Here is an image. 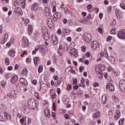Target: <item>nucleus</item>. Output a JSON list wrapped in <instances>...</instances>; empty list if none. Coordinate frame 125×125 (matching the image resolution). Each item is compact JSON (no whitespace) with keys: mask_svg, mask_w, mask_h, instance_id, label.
Instances as JSON below:
<instances>
[{"mask_svg":"<svg viewBox=\"0 0 125 125\" xmlns=\"http://www.w3.org/2000/svg\"><path fill=\"white\" fill-rule=\"evenodd\" d=\"M98 58H99L97 60V61H100V60H101L103 58V52H101L98 56Z\"/></svg>","mask_w":125,"mask_h":125,"instance_id":"nucleus-28","label":"nucleus"},{"mask_svg":"<svg viewBox=\"0 0 125 125\" xmlns=\"http://www.w3.org/2000/svg\"><path fill=\"white\" fill-rule=\"evenodd\" d=\"M106 102H107V96L104 94L102 96V103L105 104H106Z\"/></svg>","mask_w":125,"mask_h":125,"instance_id":"nucleus-17","label":"nucleus"},{"mask_svg":"<svg viewBox=\"0 0 125 125\" xmlns=\"http://www.w3.org/2000/svg\"><path fill=\"white\" fill-rule=\"evenodd\" d=\"M62 33L63 34H66V35H68V34H69V33H70V30H69L66 28H63V29H62Z\"/></svg>","mask_w":125,"mask_h":125,"instance_id":"nucleus-33","label":"nucleus"},{"mask_svg":"<svg viewBox=\"0 0 125 125\" xmlns=\"http://www.w3.org/2000/svg\"><path fill=\"white\" fill-rule=\"evenodd\" d=\"M52 25V18L47 19V25L48 27H51Z\"/></svg>","mask_w":125,"mask_h":125,"instance_id":"nucleus-23","label":"nucleus"},{"mask_svg":"<svg viewBox=\"0 0 125 125\" xmlns=\"http://www.w3.org/2000/svg\"><path fill=\"white\" fill-rule=\"evenodd\" d=\"M20 82L21 83H22V84H23L24 86H27V85H28V82H27V80L23 77L20 78Z\"/></svg>","mask_w":125,"mask_h":125,"instance_id":"nucleus-9","label":"nucleus"},{"mask_svg":"<svg viewBox=\"0 0 125 125\" xmlns=\"http://www.w3.org/2000/svg\"><path fill=\"white\" fill-rule=\"evenodd\" d=\"M39 61H40V58H39L38 57H36L34 58V64L36 66H37V65H38V62H39Z\"/></svg>","mask_w":125,"mask_h":125,"instance_id":"nucleus-24","label":"nucleus"},{"mask_svg":"<svg viewBox=\"0 0 125 125\" xmlns=\"http://www.w3.org/2000/svg\"><path fill=\"white\" fill-rule=\"evenodd\" d=\"M45 16L47 17V19H52V15L50 11L45 13Z\"/></svg>","mask_w":125,"mask_h":125,"instance_id":"nucleus-21","label":"nucleus"},{"mask_svg":"<svg viewBox=\"0 0 125 125\" xmlns=\"http://www.w3.org/2000/svg\"><path fill=\"white\" fill-rule=\"evenodd\" d=\"M92 44H98V43L96 40H94L92 42Z\"/></svg>","mask_w":125,"mask_h":125,"instance_id":"nucleus-56","label":"nucleus"},{"mask_svg":"<svg viewBox=\"0 0 125 125\" xmlns=\"http://www.w3.org/2000/svg\"><path fill=\"white\" fill-rule=\"evenodd\" d=\"M64 118H65L66 120H68L69 118V115L67 114H64Z\"/></svg>","mask_w":125,"mask_h":125,"instance_id":"nucleus-63","label":"nucleus"},{"mask_svg":"<svg viewBox=\"0 0 125 125\" xmlns=\"http://www.w3.org/2000/svg\"><path fill=\"white\" fill-rule=\"evenodd\" d=\"M83 18L84 20L81 19L80 20L79 22H80V23H83V24H86V23H87V21L84 18Z\"/></svg>","mask_w":125,"mask_h":125,"instance_id":"nucleus-31","label":"nucleus"},{"mask_svg":"<svg viewBox=\"0 0 125 125\" xmlns=\"http://www.w3.org/2000/svg\"><path fill=\"white\" fill-rule=\"evenodd\" d=\"M61 13H55L53 16L54 21H57V19H60L61 17Z\"/></svg>","mask_w":125,"mask_h":125,"instance_id":"nucleus-8","label":"nucleus"},{"mask_svg":"<svg viewBox=\"0 0 125 125\" xmlns=\"http://www.w3.org/2000/svg\"><path fill=\"white\" fill-rule=\"evenodd\" d=\"M55 40H56V41H55L53 39L52 40L53 43L54 45H56V44H57L58 43V39H57V37H55Z\"/></svg>","mask_w":125,"mask_h":125,"instance_id":"nucleus-37","label":"nucleus"},{"mask_svg":"<svg viewBox=\"0 0 125 125\" xmlns=\"http://www.w3.org/2000/svg\"><path fill=\"white\" fill-rule=\"evenodd\" d=\"M4 118L6 119V120H7V119H8V118H9L10 119V118H11V115L7 114V112H4Z\"/></svg>","mask_w":125,"mask_h":125,"instance_id":"nucleus-29","label":"nucleus"},{"mask_svg":"<svg viewBox=\"0 0 125 125\" xmlns=\"http://www.w3.org/2000/svg\"><path fill=\"white\" fill-rule=\"evenodd\" d=\"M49 11H50V10H49V8L47 7H45L44 8V12L45 13H46V12H49Z\"/></svg>","mask_w":125,"mask_h":125,"instance_id":"nucleus-41","label":"nucleus"},{"mask_svg":"<svg viewBox=\"0 0 125 125\" xmlns=\"http://www.w3.org/2000/svg\"><path fill=\"white\" fill-rule=\"evenodd\" d=\"M119 88L122 91H125V80H122L119 82Z\"/></svg>","mask_w":125,"mask_h":125,"instance_id":"nucleus-5","label":"nucleus"},{"mask_svg":"<svg viewBox=\"0 0 125 125\" xmlns=\"http://www.w3.org/2000/svg\"><path fill=\"white\" fill-rule=\"evenodd\" d=\"M78 88H79V86L78 85H75L73 87V89H75V90H77V89H78Z\"/></svg>","mask_w":125,"mask_h":125,"instance_id":"nucleus-61","label":"nucleus"},{"mask_svg":"<svg viewBox=\"0 0 125 125\" xmlns=\"http://www.w3.org/2000/svg\"><path fill=\"white\" fill-rule=\"evenodd\" d=\"M21 74L24 75V76H27V75H28V70H27V68H25L23 69V70L21 71Z\"/></svg>","mask_w":125,"mask_h":125,"instance_id":"nucleus-27","label":"nucleus"},{"mask_svg":"<svg viewBox=\"0 0 125 125\" xmlns=\"http://www.w3.org/2000/svg\"><path fill=\"white\" fill-rule=\"evenodd\" d=\"M114 119L117 120L121 118V111L119 110H116L115 116H114Z\"/></svg>","mask_w":125,"mask_h":125,"instance_id":"nucleus-10","label":"nucleus"},{"mask_svg":"<svg viewBox=\"0 0 125 125\" xmlns=\"http://www.w3.org/2000/svg\"><path fill=\"white\" fill-rule=\"evenodd\" d=\"M57 92L58 95H60V92H61V89L60 88L57 89Z\"/></svg>","mask_w":125,"mask_h":125,"instance_id":"nucleus-50","label":"nucleus"},{"mask_svg":"<svg viewBox=\"0 0 125 125\" xmlns=\"http://www.w3.org/2000/svg\"><path fill=\"white\" fill-rule=\"evenodd\" d=\"M7 96L11 99H14V97L16 96V95L14 93H10L7 94Z\"/></svg>","mask_w":125,"mask_h":125,"instance_id":"nucleus-20","label":"nucleus"},{"mask_svg":"<svg viewBox=\"0 0 125 125\" xmlns=\"http://www.w3.org/2000/svg\"><path fill=\"white\" fill-rule=\"evenodd\" d=\"M29 20L28 19H26L24 21V24L25 25H27V24H28V23H29Z\"/></svg>","mask_w":125,"mask_h":125,"instance_id":"nucleus-62","label":"nucleus"},{"mask_svg":"<svg viewBox=\"0 0 125 125\" xmlns=\"http://www.w3.org/2000/svg\"><path fill=\"white\" fill-rule=\"evenodd\" d=\"M42 65H40L38 68V73H41L43 70Z\"/></svg>","mask_w":125,"mask_h":125,"instance_id":"nucleus-35","label":"nucleus"},{"mask_svg":"<svg viewBox=\"0 0 125 125\" xmlns=\"http://www.w3.org/2000/svg\"><path fill=\"white\" fill-rule=\"evenodd\" d=\"M9 55L10 56H12V57H14L15 56V51L14 50H11L9 53Z\"/></svg>","mask_w":125,"mask_h":125,"instance_id":"nucleus-26","label":"nucleus"},{"mask_svg":"<svg viewBox=\"0 0 125 125\" xmlns=\"http://www.w3.org/2000/svg\"><path fill=\"white\" fill-rule=\"evenodd\" d=\"M91 46L94 49H96V48H97L98 47V44H92Z\"/></svg>","mask_w":125,"mask_h":125,"instance_id":"nucleus-44","label":"nucleus"},{"mask_svg":"<svg viewBox=\"0 0 125 125\" xmlns=\"http://www.w3.org/2000/svg\"><path fill=\"white\" fill-rule=\"evenodd\" d=\"M72 89V86L70 85V84H68L67 86V90H71Z\"/></svg>","mask_w":125,"mask_h":125,"instance_id":"nucleus-60","label":"nucleus"},{"mask_svg":"<svg viewBox=\"0 0 125 125\" xmlns=\"http://www.w3.org/2000/svg\"><path fill=\"white\" fill-rule=\"evenodd\" d=\"M69 53L71 55L72 57H75L78 56V51L77 49L73 48L69 51Z\"/></svg>","mask_w":125,"mask_h":125,"instance_id":"nucleus-6","label":"nucleus"},{"mask_svg":"<svg viewBox=\"0 0 125 125\" xmlns=\"http://www.w3.org/2000/svg\"><path fill=\"white\" fill-rule=\"evenodd\" d=\"M0 121L1 122H5L6 121V118H3V116L0 115Z\"/></svg>","mask_w":125,"mask_h":125,"instance_id":"nucleus-42","label":"nucleus"},{"mask_svg":"<svg viewBox=\"0 0 125 125\" xmlns=\"http://www.w3.org/2000/svg\"><path fill=\"white\" fill-rule=\"evenodd\" d=\"M62 32L61 31V29H59L57 31V33L58 35H61V33Z\"/></svg>","mask_w":125,"mask_h":125,"instance_id":"nucleus-58","label":"nucleus"},{"mask_svg":"<svg viewBox=\"0 0 125 125\" xmlns=\"http://www.w3.org/2000/svg\"><path fill=\"white\" fill-rule=\"evenodd\" d=\"M103 56H104V57L106 58V59H108L109 58V56L108 55V53H107V51L104 52V53H103Z\"/></svg>","mask_w":125,"mask_h":125,"instance_id":"nucleus-34","label":"nucleus"},{"mask_svg":"<svg viewBox=\"0 0 125 125\" xmlns=\"http://www.w3.org/2000/svg\"><path fill=\"white\" fill-rule=\"evenodd\" d=\"M23 42V45L22 47L23 48L27 47L29 45V40L26 38L22 39Z\"/></svg>","mask_w":125,"mask_h":125,"instance_id":"nucleus-11","label":"nucleus"},{"mask_svg":"<svg viewBox=\"0 0 125 125\" xmlns=\"http://www.w3.org/2000/svg\"><path fill=\"white\" fill-rule=\"evenodd\" d=\"M91 7H92V5H91V4H88L87 6V9H90L91 8Z\"/></svg>","mask_w":125,"mask_h":125,"instance_id":"nucleus-64","label":"nucleus"},{"mask_svg":"<svg viewBox=\"0 0 125 125\" xmlns=\"http://www.w3.org/2000/svg\"><path fill=\"white\" fill-rule=\"evenodd\" d=\"M98 32L100 33V34H102L103 33V29L100 27L98 28Z\"/></svg>","mask_w":125,"mask_h":125,"instance_id":"nucleus-52","label":"nucleus"},{"mask_svg":"<svg viewBox=\"0 0 125 125\" xmlns=\"http://www.w3.org/2000/svg\"><path fill=\"white\" fill-rule=\"evenodd\" d=\"M39 8V7H38V3L35 2L34 4L32 5L31 6V10L32 11H38V9Z\"/></svg>","mask_w":125,"mask_h":125,"instance_id":"nucleus-13","label":"nucleus"},{"mask_svg":"<svg viewBox=\"0 0 125 125\" xmlns=\"http://www.w3.org/2000/svg\"><path fill=\"white\" fill-rule=\"evenodd\" d=\"M107 11L109 13V14H111V11H112V6H109L107 8Z\"/></svg>","mask_w":125,"mask_h":125,"instance_id":"nucleus-39","label":"nucleus"},{"mask_svg":"<svg viewBox=\"0 0 125 125\" xmlns=\"http://www.w3.org/2000/svg\"><path fill=\"white\" fill-rule=\"evenodd\" d=\"M27 104L28 105L29 108L31 110H34L38 104H37V101L34 99H30L28 101Z\"/></svg>","mask_w":125,"mask_h":125,"instance_id":"nucleus-1","label":"nucleus"},{"mask_svg":"<svg viewBox=\"0 0 125 125\" xmlns=\"http://www.w3.org/2000/svg\"><path fill=\"white\" fill-rule=\"evenodd\" d=\"M22 111L25 114H28V113H29V108L26 106V105H24L22 107Z\"/></svg>","mask_w":125,"mask_h":125,"instance_id":"nucleus-18","label":"nucleus"},{"mask_svg":"<svg viewBox=\"0 0 125 125\" xmlns=\"http://www.w3.org/2000/svg\"><path fill=\"white\" fill-rule=\"evenodd\" d=\"M28 35L29 36H31L33 33V28L32 25H28Z\"/></svg>","mask_w":125,"mask_h":125,"instance_id":"nucleus-19","label":"nucleus"},{"mask_svg":"<svg viewBox=\"0 0 125 125\" xmlns=\"http://www.w3.org/2000/svg\"><path fill=\"white\" fill-rule=\"evenodd\" d=\"M53 12H56V5H54L53 6Z\"/></svg>","mask_w":125,"mask_h":125,"instance_id":"nucleus-57","label":"nucleus"},{"mask_svg":"<svg viewBox=\"0 0 125 125\" xmlns=\"http://www.w3.org/2000/svg\"><path fill=\"white\" fill-rule=\"evenodd\" d=\"M93 117L95 119L99 118V117H100V112L99 111H97L96 113L93 114Z\"/></svg>","mask_w":125,"mask_h":125,"instance_id":"nucleus-22","label":"nucleus"},{"mask_svg":"<svg viewBox=\"0 0 125 125\" xmlns=\"http://www.w3.org/2000/svg\"><path fill=\"white\" fill-rule=\"evenodd\" d=\"M23 1L21 2V5L22 6V8H25V7L26 6V3L25 2V0H23Z\"/></svg>","mask_w":125,"mask_h":125,"instance_id":"nucleus-38","label":"nucleus"},{"mask_svg":"<svg viewBox=\"0 0 125 125\" xmlns=\"http://www.w3.org/2000/svg\"><path fill=\"white\" fill-rule=\"evenodd\" d=\"M77 32H82L83 31V28L82 27H79L76 29Z\"/></svg>","mask_w":125,"mask_h":125,"instance_id":"nucleus-54","label":"nucleus"},{"mask_svg":"<svg viewBox=\"0 0 125 125\" xmlns=\"http://www.w3.org/2000/svg\"><path fill=\"white\" fill-rule=\"evenodd\" d=\"M84 41L87 43H89L91 42V35L89 33H86L83 35Z\"/></svg>","mask_w":125,"mask_h":125,"instance_id":"nucleus-2","label":"nucleus"},{"mask_svg":"<svg viewBox=\"0 0 125 125\" xmlns=\"http://www.w3.org/2000/svg\"><path fill=\"white\" fill-rule=\"evenodd\" d=\"M14 12H15V13H17L18 14H19V15H20L21 16H22V15H23V12L22 11V9H21V8H15L14 9Z\"/></svg>","mask_w":125,"mask_h":125,"instance_id":"nucleus-12","label":"nucleus"},{"mask_svg":"<svg viewBox=\"0 0 125 125\" xmlns=\"http://www.w3.org/2000/svg\"><path fill=\"white\" fill-rule=\"evenodd\" d=\"M83 69H84V67L83 66H80L79 68V71L80 73H82L83 71Z\"/></svg>","mask_w":125,"mask_h":125,"instance_id":"nucleus-49","label":"nucleus"},{"mask_svg":"<svg viewBox=\"0 0 125 125\" xmlns=\"http://www.w3.org/2000/svg\"><path fill=\"white\" fill-rule=\"evenodd\" d=\"M86 19H87V20H90V19H91V14H88L86 17Z\"/></svg>","mask_w":125,"mask_h":125,"instance_id":"nucleus-48","label":"nucleus"},{"mask_svg":"<svg viewBox=\"0 0 125 125\" xmlns=\"http://www.w3.org/2000/svg\"><path fill=\"white\" fill-rule=\"evenodd\" d=\"M124 122H125V119H121L119 121V124L120 125H123L124 124Z\"/></svg>","mask_w":125,"mask_h":125,"instance_id":"nucleus-43","label":"nucleus"},{"mask_svg":"<svg viewBox=\"0 0 125 125\" xmlns=\"http://www.w3.org/2000/svg\"><path fill=\"white\" fill-rule=\"evenodd\" d=\"M5 62L6 65H9V59L7 58H6L5 59Z\"/></svg>","mask_w":125,"mask_h":125,"instance_id":"nucleus-46","label":"nucleus"},{"mask_svg":"<svg viewBox=\"0 0 125 125\" xmlns=\"http://www.w3.org/2000/svg\"><path fill=\"white\" fill-rule=\"evenodd\" d=\"M120 7L122 9H124V10H125V5L124 4V2H122L120 3Z\"/></svg>","mask_w":125,"mask_h":125,"instance_id":"nucleus-45","label":"nucleus"},{"mask_svg":"<svg viewBox=\"0 0 125 125\" xmlns=\"http://www.w3.org/2000/svg\"><path fill=\"white\" fill-rule=\"evenodd\" d=\"M61 84V81L60 80L56 82L54 85L56 87H57V86H58L59 85H60Z\"/></svg>","mask_w":125,"mask_h":125,"instance_id":"nucleus-32","label":"nucleus"},{"mask_svg":"<svg viewBox=\"0 0 125 125\" xmlns=\"http://www.w3.org/2000/svg\"><path fill=\"white\" fill-rule=\"evenodd\" d=\"M108 59L109 61L111 62V63H115V58H114V57H113V56L108 57Z\"/></svg>","mask_w":125,"mask_h":125,"instance_id":"nucleus-25","label":"nucleus"},{"mask_svg":"<svg viewBox=\"0 0 125 125\" xmlns=\"http://www.w3.org/2000/svg\"><path fill=\"white\" fill-rule=\"evenodd\" d=\"M45 32H43V30L42 31L43 34V38L45 41H49V35H48V33L47 31V29H45Z\"/></svg>","mask_w":125,"mask_h":125,"instance_id":"nucleus-7","label":"nucleus"},{"mask_svg":"<svg viewBox=\"0 0 125 125\" xmlns=\"http://www.w3.org/2000/svg\"><path fill=\"white\" fill-rule=\"evenodd\" d=\"M85 49H86V48L84 46H83L82 47V51L83 52H84L85 51Z\"/></svg>","mask_w":125,"mask_h":125,"instance_id":"nucleus-53","label":"nucleus"},{"mask_svg":"<svg viewBox=\"0 0 125 125\" xmlns=\"http://www.w3.org/2000/svg\"><path fill=\"white\" fill-rule=\"evenodd\" d=\"M18 81V76L15 75L11 78V83H15Z\"/></svg>","mask_w":125,"mask_h":125,"instance_id":"nucleus-15","label":"nucleus"},{"mask_svg":"<svg viewBox=\"0 0 125 125\" xmlns=\"http://www.w3.org/2000/svg\"><path fill=\"white\" fill-rule=\"evenodd\" d=\"M16 89L17 91H19V92H20L21 91V88L20 87V85L18 83L16 84Z\"/></svg>","mask_w":125,"mask_h":125,"instance_id":"nucleus-30","label":"nucleus"},{"mask_svg":"<svg viewBox=\"0 0 125 125\" xmlns=\"http://www.w3.org/2000/svg\"><path fill=\"white\" fill-rule=\"evenodd\" d=\"M1 85L2 87H5V85H6V82L1 81Z\"/></svg>","mask_w":125,"mask_h":125,"instance_id":"nucleus-40","label":"nucleus"},{"mask_svg":"<svg viewBox=\"0 0 125 125\" xmlns=\"http://www.w3.org/2000/svg\"><path fill=\"white\" fill-rule=\"evenodd\" d=\"M63 10L64 11V12L65 13H68V12H69V10H68V8H63Z\"/></svg>","mask_w":125,"mask_h":125,"instance_id":"nucleus-59","label":"nucleus"},{"mask_svg":"<svg viewBox=\"0 0 125 125\" xmlns=\"http://www.w3.org/2000/svg\"><path fill=\"white\" fill-rule=\"evenodd\" d=\"M106 89L113 92L115 90V86L112 83H108L106 85Z\"/></svg>","mask_w":125,"mask_h":125,"instance_id":"nucleus-4","label":"nucleus"},{"mask_svg":"<svg viewBox=\"0 0 125 125\" xmlns=\"http://www.w3.org/2000/svg\"><path fill=\"white\" fill-rule=\"evenodd\" d=\"M44 114H45V116L46 118H50V111L47 109H45L44 110Z\"/></svg>","mask_w":125,"mask_h":125,"instance_id":"nucleus-16","label":"nucleus"},{"mask_svg":"<svg viewBox=\"0 0 125 125\" xmlns=\"http://www.w3.org/2000/svg\"><path fill=\"white\" fill-rule=\"evenodd\" d=\"M98 76H99V78L100 80H102V78H103V75H102L101 73L99 72Z\"/></svg>","mask_w":125,"mask_h":125,"instance_id":"nucleus-51","label":"nucleus"},{"mask_svg":"<svg viewBox=\"0 0 125 125\" xmlns=\"http://www.w3.org/2000/svg\"><path fill=\"white\" fill-rule=\"evenodd\" d=\"M35 96L37 98V99H40V96L39 95V93L37 92L35 93Z\"/></svg>","mask_w":125,"mask_h":125,"instance_id":"nucleus-47","label":"nucleus"},{"mask_svg":"<svg viewBox=\"0 0 125 125\" xmlns=\"http://www.w3.org/2000/svg\"><path fill=\"white\" fill-rule=\"evenodd\" d=\"M32 83H33V84L36 85V84H37V83H38V81H37V80H33V81H32Z\"/></svg>","mask_w":125,"mask_h":125,"instance_id":"nucleus-55","label":"nucleus"},{"mask_svg":"<svg viewBox=\"0 0 125 125\" xmlns=\"http://www.w3.org/2000/svg\"><path fill=\"white\" fill-rule=\"evenodd\" d=\"M50 94L52 99H55V98H56V93L53 89L50 90Z\"/></svg>","mask_w":125,"mask_h":125,"instance_id":"nucleus-14","label":"nucleus"},{"mask_svg":"<svg viewBox=\"0 0 125 125\" xmlns=\"http://www.w3.org/2000/svg\"><path fill=\"white\" fill-rule=\"evenodd\" d=\"M117 36L119 39L125 40V30H121L117 33Z\"/></svg>","mask_w":125,"mask_h":125,"instance_id":"nucleus-3","label":"nucleus"},{"mask_svg":"<svg viewBox=\"0 0 125 125\" xmlns=\"http://www.w3.org/2000/svg\"><path fill=\"white\" fill-rule=\"evenodd\" d=\"M108 117L109 118H112L113 117V111L112 110H109L108 111Z\"/></svg>","mask_w":125,"mask_h":125,"instance_id":"nucleus-36","label":"nucleus"}]
</instances>
